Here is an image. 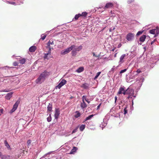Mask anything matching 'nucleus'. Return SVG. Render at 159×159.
Here are the masks:
<instances>
[{"instance_id":"a19ab883","label":"nucleus","mask_w":159,"mask_h":159,"mask_svg":"<svg viewBox=\"0 0 159 159\" xmlns=\"http://www.w3.org/2000/svg\"><path fill=\"white\" fill-rule=\"evenodd\" d=\"M86 97L85 96H83L82 97V101H84V100H86Z\"/></svg>"},{"instance_id":"c03bdc74","label":"nucleus","mask_w":159,"mask_h":159,"mask_svg":"<svg viewBox=\"0 0 159 159\" xmlns=\"http://www.w3.org/2000/svg\"><path fill=\"white\" fill-rule=\"evenodd\" d=\"M115 29V28L113 27V29L111 28L109 30L110 32H111Z\"/></svg>"},{"instance_id":"49530a36","label":"nucleus","mask_w":159,"mask_h":159,"mask_svg":"<svg viewBox=\"0 0 159 159\" xmlns=\"http://www.w3.org/2000/svg\"><path fill=\"white\" fill-rule=\"evenodd\" d=\"M136 72L138 73H141V71L139 69H138L137 70Z\"/></svg>"},{"instance_id":"6e6d98bb","label":"nucleus","mask_w":159,"mask_h":159,"mask_svg":"<svg viewBox=\"0 0 159 159\" xmlns=\"http://www.w3.org/2000/svg\"><path fill=\"white\" fill-rule=\"evenodd\" d=\"M2 156V153L1 152H0V157L1 158V156Z\"/></svg>"},{"instance_id":"2f4dec72","label":"nucleus","mask_w":159,"mask_h":159,"mask_svg":"<svg viewBox=\"0 0 159 159\" xmlns=\"http://www.w3.org/2000/svg\"><path fill=\"white\" fill-rule=\"evenodd\" d=\"M101 73V72H99L97 73L96 75L94 77V80H96L98 78V77L99 76Z\"/></svg>"},{"instance_id":"864d4df0","label":"nucleus","mask_w":159,"mask_h":159,"mask_svg":"<svg viewBox=\"0 0 159 159\" xmlns=\"http://www.w3.org/2000/svg\"><path fill=\"white\" fill-rule=\"evenodd\" d=\"M121 46V44H119L118 46V48H119Z\"/></svg>"},{"instance_id":"1a4fd4ad","label":"nucleus","mask_w":159,"mask_h":159,"mask_svg":"<svg viewBox=\"0 0 159 159\" xmlns=\"http://www.w3.org/2000/svg\"><path fill=\"white\" fill-rule=\"evenodd\" d=\"M127 55V54L126 55L125 54H123L120 56V61H119V63L120 64H121L124 62V59L126 57V56Z\"/></svg>"},{"instance_id":"c85d7f7f","label":"nucleus","mask_w":159,"mask_h":159,"mask_svg":"<svg viewBox=\"0 0 159 159\" xmlns=\"http://www.w3.org/2000/svg\"><path fill=\"white\" fill-rule=\"evenodd\" d=\"M4 144L5 146L8 148H10V147L9 144H8L7 141L6 140L4 141Z\"/></svg>"},{"instance_id":"3c124183","label":"nucleus","mask_w":159,"mask_h":159,"mask_svg":"<svg viewBox=\"0 0 159 159\" xmlns=\"http://www.w3.org/2000/svg\"><path fill=\"white\" fill-rule=\"evenodd\" d=\"M115 103H116V100H117V97L116 96L115 97Z\"/></svg>"},{"instance_id":"bf43d9fd","label":"nucleus","mask_w":159,"mask_h":159,"mask_svg":"<svg viewBox=\"0 0 159 159\" xmlns=\"http://www.w3.org/2000/svg\"><path fill=\"white\" fill-rule=\"evenodd\" d=\"M154 43V42L153 41H152L151 42V44H153Z\"/></svg>"},{"instance_id":"c756f323","label":"nucleus","mask_w":159,"mask_h":159,"mask_svg":"<svg viewBox=\"0 0 159 159\" xmlns=\"http://www.w3.org/2000/svg\"><path fill=\"white\" fill-rule=\"evenodd\" d=\"M6 2L7 3H8V4H12V5H16V3L15 2H10V1H7Z\"/></svg>"},{"instance_id":"72a5a7b5","label":"nucleus","mask_w":159,"mask_h":159,"mask_svg":"<svg viewBox=\"0 0 159 159\" xmlns=\"http://www.w3.org/2000/svg\"><path fill=\"white\" fill-rule=\"evenodd\" d=\"M47 121L49 122L50 121H51L52 120V117H51V114H49V116H48L47 118Z\"/></svg>"},{"instance_id":"a211bd4d","label":"nucleus","mask_w":159,"mask_h":159,"mask_svg":"<svg viewBox=\"0 0 159 159\" xmlns=\"http://www.w3.org/2000/svg\"><path fill=\"white\" fill-rule=\"evenodd\" d=\"M125 89L124 87H120L119 89V91L118 93V94H121L122 93L125 91Z\"/></svg>"},{"instance_id":"f704fd0d","label":"nucleus","mask_w":159,"mask_h":159,"mask_svg":"<svg viewBox=\"0 0 159 159\" xmlns=\"http://www.w3.org/2000/svg\"><path fill=\"white\" fill-rule=\"evenodd\" d=\"M46 36H47L46 34H43L41 35V38H40V39H42V40H43L45 39V38H46Z\"/></svg>"},{"instance_id":"7ed1b4c3","label":"nucleus","mask_w":159,"mask_h":159,"mask_svg":"<svg viewBox=\"0 0 159 159\" xmlns=\"http://www.w3.org/2000/svg\"><path fill=\"white\" fill-rule=\"evenodd\" d=\"M134 34L132 33H129L126 35V39L129 41H131L134 37Z\"/></svg>"},{"instance_id":"8fccbe9b","label":"nucleus","mask_w":159,"mask_h":159,"mask_svg":"<svg viewBox=\"0 0 159 159\" xmlns=\"http://www.w3.org/2000/svg\"><path fill=\"white\" fill-rule=\"evenodd\" d=\"M101 105V104H100L97 107V109H98L99 108H100V107Z\"/></svg>"},{"instance_id":"f257e3e1","label":"nucleus","mask_w":159,"mask_h":159,"mask_svg":"<svg viewBox=\"0 0 159 159\" xmlns=\"http://www.w3.org/2000/svg\"><path fill=\"white\" fill-rule=\"evenodd\" d=\"M55 46L54 42L52 40H50L47 43L46 48L49 49V53H51V49H53V47Z\"/></svg>"},{"instance_id":"a878e982","label":"nucleus","mask_w":159,"mask_h":159,"mask_svg":"<svg viewBox=\"0 0 159 159\" xmlns=\"http://www.w3.org/2000/svg\"><path fill=\"white\" fill-rule=\"evenodd\" d=\"M88 14V13L84 11L81 14H80L81 16H83L84 17H86Z\"/></svg>"},{"instance_id":"cd10ccee","label":"nucleus","mask_w":159,"mask_h":159,"mask_svg":"<svg viewBox=\"0 0 159 159\" xmlns=\"http://www.w3.org/2000/svg\"><path fill=\"white\" fill-rule=\"evenodd\" d=\"M75 47L74 48V49L76 51H79L80 50L82 49V46H80L79 47H78L77 48H75Z\"/></svg>"},{"instance_id":"4c0bfd02","label":"nucleus","mask_w":159,"mask_h":159,"mask_svg":"<svg viewBox=\"0 0 159 159\" xmlns=\"http://www.w3.org/2000/svg\"><path fill=\"white\" fill-rule=\"evenodd\" d=\"M124 114H125L127 113V110L126 109V108H125L124 109Z\"/></svg>"},{"instance_id":"393cba45","label":"nucleus","mask_w":159,"mask_h":159,"mask_svg":"<svg viewBox=\"0 0 159 159\" xmlns=\"http://www.w3.org/2000/svg\"><path fill=\"white\" fill-rule=\"evenodd\" d=\"M19 62L21 64H24L25 61H26V60L24 58H23V59H21V60H19Z\"/></svg>"},{"instance_id":"9b49d317","label":"nucleus","mask_w":159,"mask_h":159,"mask_svg":"<svg viewBox=\"0 0 159 159\" xmlns=\"http://www.w3.org/2000/svg\"><path fill=\"white\" fill-rule=\"evenodd\" d=\"M126 91L127 94H132L134 92L133 89L129 88L126 90Z\"/></svg>"},{"instance_id":"4be33fe9","label":"nucleus","mask_w":159,"mask_h":159,"mask_svg":"<svg viewBox=\"0 0 159 159\" xmlns=\"http://www.w3.org/2000/svg\"><path fill=\"white\" fill-rule=\"evenodd\" d=\"M47 109L48 111H51L52 109V105L51 104H49L48 106Z\"/></svg>"},{"instance_id":"f8f14e48","label":"nucleus","mask_w":159,"mask_h":159,"mask_svg":"<svg viewBox=\"0 0 159 159\" xmlns=\"http://www.w3.org/2000/svg\"><path fill=\"white\" fill-rule=\"evenodd\" d=\"M37 49V48L35 46H33L30 47L29 49L30 52H34Z\"/></svg>"},{"instance_id":"de8ad7c7","label":"nucleus","mask_w":159,"mask_h":159,"mask_svg":"<svg viewBox=\"0 0 159 159\" xmlns=\"http://www.w3.org/2000/svg\"><path fill=\"white\" fill-rule=\"evenodd\" d=\"M122 93H123L124 95L127 94V93L126 92V90L124 91Z\"/></svg>"},{"instance_id":"7c9ffc66","label":"nucleus","mask_w":159,"mask_h":159,"mask_svg":"<svg viewBox=\"0 0 159 159\" xmlns=\"http://www.w3.org/2000/svg\"><path fill=\"white\" fill-rule=\"evenodd\" d=\"M156 30V29H152L150 30L149 32L150 33L152 34H155V31Z\"/></svg>"},{"instance_id":"4468645a","label":"nucleus","mask_w":159,"mask_h":159,"mask_svg":"<svg viewBox=\"0 0 159 159\" xmlns=\"http://www.w3.org/2000/svg\"><path fill=\"white\" fill-rule=\"evenodd\" d=\"M146 37V36L145 35H143L140 37L139 39L140 41L142 42H143L145 41Z\"/></svg>"},{"instance_id":"09e8293b","label":"nucleus","mask_w":159,"mask_h":159,"mask_svg":"<svg viewBox=\"0 0 159 159\" xmlns=\"http://www.w3.org/2000/svg\"><path fill=\"white\" fill-rule=\"evenodd\" d=\"M0 112L2 114H3V109H0Z\"/></svg>"},{"instance_id":"5701e85b","label":"nucleus","mask_w":159,"mask_h":159,"mask_svg":"<svg viewBox=\"0 0 159 159\" xmlns=\"http://www.w3.org/2000/svg\"><path fill=\"white\" fill-rule=\"evenodd\" d=\"M49 53V51L48 50V52L47 53L45 54H44V58L45 59H48L49 58L48 57V56L49 55H51V53Z\"/></svg>"},{"instance_id":"aec40b11","label":"nucleus","mask_w":159,"mask_h":159,"mask_svg":"<svg viewBox=\"0 0 159 159\" xmlns=\"http://www.w3.org/2000/svg\"><path fill=\"white\" fill-rule=\"evenodd\" d=\"M77 148L76 147H74L73 149L71 150L70 153V154H73L75 152H76V151L77 150Z\"/></svg>"},{"instance_id":"20e7f679","label":"nucleus","mask_w":159,"mask_h":159,"mask_svg":"<svg viewBox=\"0 0 159 159\" xmlns=\"http://www.w3.org/2000/svg\"><path fill=\"white\" fill-rule=\"evenodd\" d=\"M66 83V81L64 79H62L61 82L56 87V88L60 89V88L63 85H65Z\"/></svg>"},{"instance_id":"2eb2a0df","label":"nucleus","mask_w":159,"mask_h":159,"mask_svg":"<svg viewBox=\"0 0 159 159\" xmlns=\"http://www.w3.org/2000/svg\"><path fill=\"white\" fill-rule=\"evenodd\" d=\"M84 68L83 67H80L79 68L76 70V71L78 73H79L83 71L84 70Z\"/></svg>"},{"instance_id":"6ab92c4d","label":"nucleus","mask_w":159,"mask_h":159,"mask_svg":"<svg viewBox=\"0 0 159 159\" xmlns=\"http://www.w3.org/2000/svg\"><path fill=\"white\" fill-rule=\"evenodd\" d=\"M75 113H76V114L75 115L74 117L76 118H78V117H80L81 115L80 113L78 111H76Z\"/></svg>"},{"instance_id":"dca6fc26","label":"nucleus","mask_w":159,"mask_h":159,"mask_svg":"<svg viewBox=\"0 0 159 159\" xmlns=\"http://www.w3.org/2000/svg\"><path fill=\"white\" fill-rule=\"evenodd\" d=\"M80 106L81 108L83 109L87 107V105L86 104L84 101H82V102Z\"/></svg>"},{"instance_id":"5fc2aeb1","label":"nucleus","mask_w":159,"mask_h":159,"mask_svg":"<svg viewBox=\"0 0 159 159\" xmlns=\"http://www.w3.org/2000/svg\"><path fill=\"white\" fill-rule=\"evenodd\" d=\"M116 49V48H113L112 50L111 51L113 52L115 50V49Z\"/></svg>"},{"instance_id":"e433bc0d","label":"nucleus","mask_w":159,"mask_h":159,"mask_svg":"<svg viewBox=\"0 0 159 159\" xmlns=\"http://www.w3.org/2000/svg\"><path fill=\"white\" fill-rule=\"evenodd\" d=\"M126 70H127V69H126L122 70L120 71V74L122 73L125 72L126 71Z\"/></svg>"},{"instance_id":"a18cd8bd","label":"nucleus","mask_w":159,"mask_h":159,"mask_svg":"<svg viewBox=\"0 0 159 159\" xmlns=\"http://www.w3.org/2000/svg\"><path fill=\"white\" fill-rule=\"evenodd\" d=\"M159 32V29H156V30L155 31V33H157L158 34Z\"/></svg>"},{"instance_id":"052dcab7","label":"nucleus","mask_w":159,"mask_h":159,"mask_svg":"<svg viewBox=\"0 0 159 159\" xmlns=\"http://www.w3.org/2000/svg\"><path fill=\"white\" fill-rule=\"evenodd\" d=\"M130 98V96H129L128 97H127V98L128 99H129Z\"/></svg>"},{"instance_id":"39448f33","label":"nucleus","mask_w":159,"mask_h":159,"mask_svg":"<svg viewBox=\"0 0 159 159\" xmlns=\"http://www.w3.org/2000/svg\"><path fill=\"white\" fill-rule=\"evenodd\" d=\"M114 6V4L111 2H108L106 4L105 6L103 7L104 9H106L107 8H112Z\"/></svg>"},{"instance_id":"13d9d810","label":"nucleus","mask_w":159,"mask_h":159,"mask_svg":"<svg viewBox=\"0 0 159 159\" xmlns=\"http://www.w3.org/2000/svg\"><path fill=\"white\" fill-rule=\"evenodd\" d=\"M87 102L88 103H90V101H89L88 100H87Z\"/></svg>"},{"instance_id":"ea45409f","label":"nucleus","mask_w":159,"mask_h":159,"mask_svg":"<svg viewBox=\"0 0 159 159\" xmlns=\"http://www.w3.org/2000/svg\"><path fill=\"white\" fill-rule=\"evenodd\" d=\"M37 83H39L40 82V77H39L37 80L36 81Z\"/></svg>"},{"instance_id":"f3484780","label":"nucleus","mask_w":159,"mask_h":159,"mask_svg":"<svg viewBox=\"0 0 159 159\" xmlns=\"http://www.w3.org/2000/svg\"><path fill=\"white\" fill-rule=\"evenodd\" d=\"M10 156L8 155H2L1 156L2 159H10Z\"/></svg>"},{"instance_id":"37998d69","label":"nucleus","mask_w":159,"mask_h":159,"mask_svg":"<svg viewBox=\"0 0 159 159\" xmlns=\"http://www.w3.org/2000/svg\"><path fill=\"white\" fill-rule=\"evenodd\" d=\"M31 140H28V141L27 142V143L28 144V145H29L31 143Z\"/></svg>"},{"instance_id":"b1692460","label":"nucleus","mask_w":159,"mask_h":159,"mask_svg":"<svg viewBox=\"0 0 159 159\" xmlns=\"http://www.w3.org/2000/svg\"><path fill=\"white\" fill-rule=\"evenodd\" d=\"M93 116V115L92 114V115H90L89 116H88L84 120V122L85 121H86L88 120H90V119H91Z\"/></svg>"},{"instance_id":"ddd939ff","label":"nucleus","mask_w":159,"mask_h":159,"mask_svg":"<svg viewBox=\"0 0 159 159\" xmlns=\"http://www.w3.org/2000/svg\"><path fill=\"white\" fill-rule=\"evenodd\" d=\"M81 87L85 89H88L89 88V85L86 83L83 84Z\"/></svg>"},{"instance_id":"4d7b16f0","label":"nucleus","mask_w":159,"mask_h":159,"mask_svg":"<svg viewBox=\"0 0 159 159\" xmlns=\"http://www.w3.org/2000/svg\"><path fill=\"white\" fill-rule=\"evenodd\" d=\"M117 54V53H116L114 55V57H116Z\"/></svg>"},{"instance_id":"6e6552de","label":"nucleus","mask_w":159,"mask_h":159,"mask_svg":"<svg viewBox=\"0 0 159 159\" xmlns=\"http://www.w3.org/2000/svg\"><path fill=\"white\" fill-rule=\"evenodd\" d=\"M19 103L20 102L18 101H17L16 102L11 110L12 112H14L16 109Z\"/></svg>"},{"instance_id":"680f3d73","label":"nucleus","mask_w":159,"mask_h":159,"mask_svg":"<svg viewBox=\"0 0 159 159\" xmlns=\"http://www.w3.org/2000/svg\"><path fill=\"white\" fill-rule=\"evenodd\" d=\"M85 100L86 102H87V100H88V99H86V100Z\"/></svg>"},{"instance_id":"603ef678","label":"nucleus","mask_w":159,"mask_h":159,"mask_svg":"<svg viewBox=\"0 0 159 159\" xmlns=\"http://www.w3.org/2000/svg\"><path fill=\"white\" fill-rule=\"evenodd\" d=\"M76 129H74L72 132V134L74 133L75 132H76Z\"/></svg>"},{"instance_id":"412c9836","label":"nucleus","mask_w":159,"mask_h":159,"mask_svg":"<svg viewBox=\"0 0 159 159\" xmlns=\"http://www.w3.org/2000/svg\"><path fill=\"white\" fill-rule=\"evenodd\" d=\"M81 16L80 14L79 13L78 14H76L75 15L74 18L73 19V20H77Z\"/></svg>"},{"instance_id":"423d86ee","label":"nucleus","mask_w":159,"mask_h":159,"mask_svg":"<svg viewBox=\"0 0 159 159\" xmlns=\"http://www.w3.org/2000/svg\"><path fill=\"white\" fill-rule=\"evenodd\" d=\"M48 73L47 71H44L40 74V80L41 79L43 80L48 75Z\"/></svg>"},{"instance_id":"0eeeda50","label":"nucleus","mask_w":159,"mask_h":159,"mask_svg":"<svg viewBox=\"0 0 159 159\" xmlns=\"http://www.w3.org/2000/svg\"><path fill=\"white\" fill-rule=\"evenodd\" d=\"M60 114V110L58 108H56L55 110V114H54V116L55 119H57Z\"/></svg>"},{"instance_id":"f03ea898","label":"nucleus","mask_w":159,"mask_h":159,"mask_svg":"<svg viewBox=\"0 0 159 159\" xmlns=\"http://www.w3.org/2000/svg\"><path fill=\"white\" fill-rule=\"evenodd\" d=\"M75 47V46L74 45H71L70 47L62 50L61 51V54L63 55H64L67 53H68L71 51L73 50L74 48Z\"/></svg>"},{"instance_id":"e2e57ef3","label":"nucleus","mask_w":159,"mask_h":159,"mask_svg":"<svg viewBox=\"0 0 159 159\" xmlns=\"http://www.w3.org/2000/svg\"><path fill=\"white\" fill-rule=\"evenodd\" d=\"M5 67H7V68H9V67H8V66H6Z\"/></svg>"},{"instance_id":"473e14b6","label":"nucleus","mask_w":159,"mask_h":159,"mask_svg":"<svg viewBox=\"0 0 159 159\" xmlns=\"http://www.w3.org/2000/svg\"><path fill=\"white\" fill-rule=\"evenodd\" d=\"M76 51L74 49H73V50L71 52V54L73 56H75L76 54Z\"/></svg>"},{"instance_id":"bb28decb","label":"nucleus","mask_w":159,"mask_h":159,"mask_svg":"<svg viewBox=\"0 0 159 159\" xmlns=\"http://www.w3.org/2000/svg\"><path fill=\"white\" fill-rule=\"evenodd\" d=\"M85 125H82L80 127V130L81 131H83L84 129Z\"/></svg>"},{"instance_id":"c9c22d12","label":"nucleus","mask_w":159,"mask_h":159,"mask_svg":"<svg viewBox=\"0 0 159 159\" xmlns=\"http://www.w3.org/2000/svg\"><path fill=\"white\" fill-rule=\"evenodd\" d=\"M143 31H139V32H138V33H137V34H136V35H139L141 34H142L143 33Z\"/></svg>"},{"instance_id":"9d476101","label":"nucleus","mask_w":159,"mask_h":159,"mask_svg":"<svg viewBox=\"0 0 159 159\" xmlns=\"http://www.w3.org/2000/svg\"><path fill=\"white\" fill-rule=\"evenodd\" d=\"M13 93L12 92H11L7 93L5 97L6 98L9 100L12 97Z\"/></svg>"},{"instance_id":"79ce46f5","label":"nucleus","mask_w":159,"mask_h":159,"mask_svg":"<svg viewBox=\"0 0 159 159\" xmlns=\"http://www.w3.org/2000/svg\"><path fill=\"white\" fill-rule=\"evenodd\" d=\"M93 56H95V57H99V56H100L99 55H96L94 52H93Z\"/></svg>"},{"instance_id":"58836bf2","label":"nucleus","mask_w":159,"mask_h":159,"mask_svg":"<svg viewBox=\"0 0 159 159\" xmlns=\"http://www.w3.org/2000/svg\"><path fill=\"white\" fill-rule=\"evenodd\" d=\"M18 65V63L17 62L15 61L13 63V65L14 66H17Z\"/></svg>"}]
</instances>
